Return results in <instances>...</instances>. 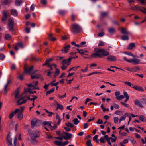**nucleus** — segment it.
Instances as JSON below:
<instances>
[{
    "instance_id": "obj_1",
    "label": "nucleus",
    "mask_w": 146,
    "mask_h": 146,
    "mask_svg": "<svg viewBox=\"0 0 146 146\" xmlns=\"http://www.w3.org/2000/svg\"><path fill=\"white\" fill-rule=\"evenodd\" d=\"M109 54V52L106 51L104 49H100L98 50L96 53H93L91 55V57L94 58L97 57L102 58L108 56Z\"/></svg>"
},
{
    "instance_id": "obj_2",
    "label": "nucleus",
    "mask_w": 146,
    "mask_h": 146,
    "mask_svg": "<svg viewBox=\"0 0 146 146\" xmlns=\"http://www.w3.org/2000/svg\"><path fill=\"white\" fill-rule=\"evenodd\" d=\"M70 28L72 30L71 31L74 34H77L80 33L82 30L81 27L76 23H74L72 25Z\"/></svg>"
},
{
    "instance_id": "obj_3",
    "label": "nucleus",
    "mask_w": 146,
    "mask_h": 146,
    "mask_svg": "<svg viewBox=\"0 0 146 146\" xmlns=\"http://www.w3.org/2000/svg\"><path fill=\"white\" fill-rule=\"evenodd\" d=\"M34 66H32L29 67L27 64H25L24 66V72L26 73L29 74L30 75H31V71L33 69Z\"/></svg>"
},
{
    "instance_id": "obj_4",
    "label": "nucleus",
    "mask_w": 146,
    "mask_h": 146,
    "mask_svg": "<svg viewBox=\"0 0 146 146\" xmlns=\"http://www.w3.org/2000/svg\"><path fill=\"white\" fill-rule=\"evenodd\" d=\"M123 59L124 60L128 62L129 63H133V64L135 65L138 64L139 63L140 60L137 58H134L133 59L128 60L127 58L125 57H124Z\"/></svg>"
},
{
    "instance_id": "obj_5",
    "label": "nucleus",
    "mask_w": 146,
    "mask_h": 146,
    "mask_svg": "<svg viewBox=\"0 0 146 146\" xmlns=\"http://www.w3.org/2000/svg\"><path fill=\"white\" fill-rule=\"evenodd\" d=\"M63 137L65 140H69L71 139L72 136V135L64 131L63 132Z\"/></svg>"
},
{
    "instance_id": "obj_6",
    "label": "nucleus",
    "mask_w": 146,
    "mask_h": 146,
    "mask_svg": "<svg viewBox=\"0 0 146 146\" xmlns=\"http://www.w3.org/2000/svg\"><path fill=\"white\" fill-rule=\"evenodd\" d=\"M31 127L33 128L35 126H38L40 125V123L38 122L36 119H32L31 122Z\"/></svg>"
},
{
    "instance_id": "obj_7",
    "label": "nucleus",
    "mask_w": 146,
    "mask_h": 146,
    "mask_svg": "<svg viewBox=\"0 0 146 146\" xmlns=\"http://www.w3.org/2000/svg\"><path fill=\"white\" fill-rule=\"evenodd\" d=\"M8 14L9 13L7 11L4 10L3 11V16L1 19L2 21H5L7 19Z\"/></svg>"
},
{
    "instance_id": "obj_8",
    "label": "nucleus",
    "mask_w": 146,
    "mask_h": 146,
    "mask_svg": "<svg viewBox=\"0 0 146 146\" xmlns=\"http://www.w3.org/2000/svg\"><path fill=\"white\" fill-rule=\"evenodd\" d=\"M20 111V110L19 109H16L14 111H12V113L9 114L8 116V118L10 119H12L13 116Z\"/></svg>"
},
{
    "instance_id": "obj_9",
    "label": "nucleus",
    "mask_w": 146,
    "mask_h": 146,
    "mask_svg": "<svg viewBox=\"0 0 146 146\" xmlns=\"http://www.w3.org/2000/svg\"><path fill=\"white\" fill-rule=\"evenodd\" d=\"M135 104L136 105H138L140 107H143V104H144V102L142 99H141L139 101L136 100L135 101Z\"/></svg>"
},
{
    "instance_id": "obj_10",
    "label": "nucleus",
    "mask_w": 146,
    "mask_h": 146,
    "mask_svg": "<svg viewBox=\"0 0 146 146\" xmlns=\"http://www.w3.org/2000/svg\"><path fill=\"white\" fill-rule=\"evenodd\" d=\"M71 60L70 58L67 59H64L62 62V64H66L68 66L70 64V62H71Z\"/></svg>"
},
{
    "instance_id": "obj_11",
    "label": "nucleus",
    "mask_w": 146,
    "mask_h": 146,
    "mask_svg": "<svg viewBox=\"0 0 146 146\" xmlns=\"http://www.w3.org/2000/svg\"><path fill=\"white\" fill-rule=\"evenodd\" d=\"M38 136H31V138L32 140L31 142V143L32 144H35L38 141L36 140V139L37 137H38Z\"/></svg>"
},
{
    "instance_id": "obj_12",
    "label": "nucleus",
    "mask_w": 146,
    "mask_h": 146,
    "mask_svg": "<svg viewBox=\"0 0 146 146\" xmlns=\"http://www.w3.org/2000/svg\"><path fill=\"white\" fill-rule=\"evenodd\" d=\"M6 139L7 144L8 145H12V139L10 138L9 134L7 135Z\"/></svg>"
},
{
    "instance_id": "obj_13",
    "label": "nucleus",
    "mask_w": 146,
    "mask_h": 146,
    "mask_svg": "<svg viewBox=\"0 0 146 146\" xmlns=\"http://www.w3.org/2000/svg\"><path fill=\"white\" fill-rule=\"evenodd\" d=\"M108 60H110L113 61H115L117 60V58L115 56L113 55L109 56L107 58Z\"/></svg>"
},
{
    "instance_id": "obj_14",
    "label": "nucleus",
    "mask_w": 146,
    "mask_h": 146,
    "mask_svg": "<svg viewBox=\"0 0 146 146\" xmlns=\"http://www.w3.org/2000/svg\"><path fill=\"white\" fill-rule=\"evenodd\" d=\"M104 137L105 138L107 142L111 146H112L111 143L110 141V140H111L113 138H112V137H110L109 138L107 135H105Z\"/></svg>"
},
{
    "instance_id": "obj_15",
    "label": "nucleus",
    "mask_w": 146,
    "mask_h": 146,
    "mask_svg": "<svg viewBox=\"0 0 146 146\" xmlns=\"http://www.w3.org/2000/svg\"><path fill=\"white\" fill-rule=\"evenodd\" d=\"M143 7L141 6H137V5H136L134 7H131V9L133 10L137 11L138 10H139L141 11L143 9Z\"/></svg>"
},
{
    "instance_id": "obj_16",
    "label": "nucleus",
    "mask_w": 146,
    "mask_h": 146,
    "mask_svg": "<svg viewBox=\"0 0 146 146\" xmlns=\"http://www.w3.org/2000/svg\"><path fill=\"white\" fill-rule=\"evenodd\" d=\"M70 47V44L64 47V49H62L61 51L63 52L64 53H67L68 52V51L69 50V48Z\"/></svg>"
},
{
    "instance_id": "obj_17",
    "label": "nucleus",
    "mask_w": 146,
    "mask_h": 146,
    "mask_svg": "<svg viewBox=\"0 0 146 146\" xmlns=\"http://www.w3.org/2000/svg\"><path fill=\"white\" fill-rule=\"evenodd\" d=\"M11 14L14 16H17L18 15V13L17 11L14 9H12L11 10Z\"/></svg>"
},
{
    "instance_id": "obj_18",
    "label": "nucleus",
    "mask_w": 146,
    "mask_h": 146,
    "mask_svg": "<svg viewBox=\"0 0 146 146\" xmlns=\"http://www.w3.org/2000/svg\"><path fill=\"white\" fill-rule=\"evenodd\" d=\"M55 102L57 105L56 110L60 109L62 110L64 109V108L62 105L60 104L56 101H55Z\"/></svg>"
},
{
    "instance_id": "obj_19",
    "label": "nucleus",
    "mask_w": 146,
    "mask_h": 146,
    "mask_svg": "<svg viewBox=\"0 0 146 146\" xmlns=\"http://www.w3.org/2000/svg\"><path fill=\"white\" fill-rule=\"evenodd\" d=\"M132 88L135 89L138 91H144V90L143 89V88L141 87H139L137 86H133Z\"/></svg>"
},
{
    "instance_id": "obj_20",
    "label": "nucleus",
    "mask_w": 146,
    "mask_h": 146,
    "mask_svg": "<svg viewBox=\"0 0 146 146\" xmlns=\"http://www.w3.org/2000/svg\"><path fill=\"white\" fill-rule=\"evenodd\" d=\"M121 33L123 34H128L129 32L126 30L125 28L122 27L121 28V29L120 31Z\"/></svg>"
},
{
    "instance_id": "obj_21",
    "label": "nucleus",
    "mask_w": 146,
    "mask_h": 146,
    "mask_svg": "<svg viewBox=\"0 0 146 146\" xmlns=\"http://www.w3.org/2000/svg\"><path fill=\"white\" fill-rule=\"evenodd\" d=\"M41 76V75L40 74H36L35 76H32L31 75V78L32 79H34L35 78L36 79H38Z\"/></svg>"
},
{
    "instance_id": "obj_22",
    "label": "nucleus",
    "mask_w": 146,
    "mask_h": 146,
    "mask_svg": "<svg viewBox=\"0 0 146 146\" xmlns=\"http://www.w3.org/2000/svg\"><path fill=\"white\" fill-rule=\"evenodd\" d=\"M5 38L7 40H10L11 39L12 36L10 34H7L5 35Z\"/></svg>"
},
{
    "instance_id": "obj_23",
    "label": "nucleus",
    "mask_w": 146,
    "mask_h": 146,
    "mask_svg": "<svg viewBox=\"0 0 146 146\" xmlns=\"http://www.w3.org/2000/svg\"><path fill=\"white\" fill-rule=\"evenodd\" d=\"M14 24H8V27L9 30L11 31H14Z\"/></svg>"
},
{
    "instance_id": "obj_24",
    "label": "nucleus",
    "mask_w": 146,
    "mask_h": 146,
    "mask_svg": "<svg viewBox=\"0 0 146 146\" xmlns=\"http://www.w3.org/2000/svg\"><path fill=\"white\" fill-rule=\"evenodd\" d=\"M14 93L15 94V98H18V95L19 93V89H17L14 92Z\"/></svg>"
},
{
    "instance_id": "obj_25",
    "label": "nucleus",
    "mask_w": 146,
    "mask_h": 146,
    "mask_svg": "<svg viewBox=\"0 0 146 146\" xmlns=\"http://www.w3.org/2000/svg\"><path fill=\"white\" fill-rule=\"evenodd\" d=\"M135 46V44L134 43H131L130 44L127 48L128 49L132 50Z\"/></svg>"
},
{
    "instance_id": "obj_26",
    "label": "nucleus",
    "mask_w": 146,
    "mask_h": 146,
    "mask_svg": "<svg viewBox=\"0 0 146 146\" xmlns=\"http://www.w3.org/2000/svg\"><path fill=\"white\" fill-rule=\"evenodd\" d=\"M51 123L50 121H44L42 124V125L43 126L48 125V126H51Z\"/></svg>"
},
{
    "instance_id": "obj_27",
    "label": "nucleus",
    "mask_w": 146,
    "mask_h": 146,
    "mask_svg": "<svg viewBox=\"0 0 146 146\" xmlns=\"http://www.w3.org/2000/svg\"><path fill=\"white\" fill-rule=\"evenodd\" d=\"M108 31L110 33L113 34L115 32V29L113 27H111L108 29Z\"/></svg>"
},
{
    "instance_id": "obj_28",
    "label": "nucleus",
    "mask_w": 146,
    "mask_h": 146,
    "mask_svg": "<svg viewBox=\"0 0 146 146\" xmlns=\"http://www.w3.org/2000/svg\"><path fill=\"white\" fill-rule=\"evenodd\" d=\"M121 38L122 40H128L129 39V36L126 35H124L122 36Z\"/></svg>"
},
{
    "instance_id": "obj_29",
    "label": "nucleus",
    "mask_w": 146,
    "mask_h": 146,
    "mask_svg": "<svg viewBox=\"0 0 146 146\" xmlns=\"http://www.w3.org/2000/svg\"><path fill=\"white\" fill-rule=\"evenodd\" d=\"M9 24H14V21L13 18H10L8 19Z\"/></svg>"
},
{
    "instance_id": "obj_30",
    "label": "nucleus",
    "mask_w": 146,
    "mask_h": 146,
    "mask_svg": "<svg viewBox=\"0 0 146 146\" xmlns=\"http://www.w3.org/2000/svg\"><path fill=\"white\" fill-rule=\"evenodd\" d=\"M65 124L67 127H70L71 128H73L74 127V125L73 124L69 122H68V124L65 123Z\"/></svg>"
},
{
    "instance_id": "obj_31",
    "label": "nucleus",
    "mask_w": 146,
    "mask_h": 146,
    "mask_svg": "<svg viewBox=\"0 0 146 146\" xmlns=\"http://www.w3.org/2000/svg\"><path fill=\"white\" fill-rule=\"evenodd\" d=\"M86 144L87 146H93L92 144L91 143V140L90 139L87 141Z\"/></svg>"
},
{
    "instance_id": "obj_32",
    "label": "nucleus",
    "mask_w": 146,
    "mask_h": 146,
    "mask_svg": "<svg viewBox=\"0 0 146 146\" xmlns=\"http://www.w3.org/2000/svg\"><path fill=\"white\" fill-rule=\"evenodd\" d=\"M123 53L128 55L132 56L134 58L135 57V56L131 52H124Z\"/></svg>"
},
{
    "instance_id": "obj_33",
    "label": "nucleus",
    "mask_w": 146,
    "mask_h": 146,
    "mask_svg": "<svg viewBox=\"0 0 146 146\" xmlns=\"http://www.w3.org/2000/svg\"><path fill=\"white\" fill-rule=\"evenodd\" d=\"M54 144L58 146H62V142L58 141H55L54 142Z\"/></svg>"
},
{
    "instance_id": "obj_34",
    "label": "nucleus",
    "mask_w": 146,
    "mask_h": 146,
    "mask_svg": "<svg viewBox=\"0 0 146 146\" xmlns=\"http://www.w3.org/2000/svg\"><path fill=\"white\" fill-rule=\"evenodd\" d=\"M22 3L21 0H16L15 2V5L17 6H19Z\"/></svg>"
},
{
    "instance_id": "obj_35",
    "label": "nucleus",
    "mask_w": 146,
    "mask_h": 146,
    "mask_svg": "<svg viewBox=\"0 0 146 146\" xmlns=\"http://www.w3.org/2000/svg\"><path fill=\"white\" fill-rule=\"evenodd\" d=\"M73 123L75 125H77L80 122L77 118L74 119L73 120Z\"/></svg>"
},
{
    "instance_id": "obj_36",
    "label": "nucleus",
    "mask_w": 146,
    "mask_h": 146,
    "mask_svg": "<svg viewBox=\"0 0 146 146\" xmlns=\"http://www.w3.org/2000/svg\"><path fill=\"white\" fill-rule=\"evenodd\" d=\"M145 117L143 115H140L139 116V119L142 121H145Z\"/></svg>"
},
{
    "instance_id": "obj_37",
    "label": "nucleus",
    "mask_w": 146,
    "mask_h": 146,
    "mask_svg": "<svg viewBox=\"0 0 146 146\" xmlns=\"http://www.w3.org/2000/svg\"><path fill=\"white\" fill-rule=\"evenodd\" d=\"M124 83L128 85L129 86L132 87L133 86V84H132L130 82H124Z\"/></svg>"
},
{
    "instance_id": "obj_38",
    "label": "nucleus",
    "mask_w": 146,
    "mask_h": 146,
    "mask_svg": "<svg viewBox=\"0 0 146 146\" xmlns=\"http://www.w3.org/2000/svg\"><path fill=\"white\" fill-rule=\"evenodd\" d=\"M54 90V88H53L51 90L47 91L46 92V95H47L49 94H50L51 93L53 92Z\"/></svg>"
},
{
    "instance_id": "obj_39",
    "label": "nucleus",
    "mask_w": 146,
    "mask_h": 146,
    "mask_svg": "<svg viewBox=\"0 0 146 146\" xmlns=\"http://www.w3.org/2000/svg\"><path fill=\"white\" fill-rule=\"evenodd\" d=\"M105 138L104 137V136L103 137H101L99 139V141L100 142L102 143H105V141L104 140V139Z\"/></svg>"
},
{
    "instance_id": "obj_40",
    "label": "nucleus",
    "mask_w": 146,
    "mask_h": 146,
    "mask_svg": "<svg viewBox=\"0 0 146 146\" xmlns=\"http://www.w3.org/2000/svg\"><path fill=\"white\" fill-rule=\"evenodd\" d=\"M16 44L18 46H19L21 48H23V43L22 42H18Z\"/></svg>"
},
{
    "instance_id": "obj_41",
    "label": "nucleus",
    "mask_w": 146,
    "mask_h": 146,
    "mask_svg": "<svg viewBox=\"0 0 146 146\" xmlns=\"http://www.w3.org/2000/svg\"><path fill=\"white\" fill-rule=\"evenodd\" d=\"M18 118L20 120H21L23 117V114L21 113H20L18 115Z\"/></svg>"
},
{
    "instance_id": "obj_42",
    "label": "nucleus",
    "mask_w": 146,
    "mask_h": 146,
    "mask_svg": "<svg viewBox=\"0 0 146 146\" xmlns=\"http://www.w3.org/2000/svg\"><path fill=\"white\" fill-rule=\"evenodd\" d=\"M116 98L117 99L120 100L123 99L124 98V96L123 95H121L119 96L116 97Z\"/></svg>"
},
{
    "instance_id": "obj_43",
    "label": "nucleus",
    "mask_w": 146,
    "mask_h": 146,
    "mask_svg": "<svg viewBox=\"0 0 146 146\" xmlns=\"http://www.w3.org/2000/svg\"><path fill=\"white\" fill-rule=\"evenodd\" d=\"M26 101L27 100H23L22 102H19V103H17L18 106H19L22 104H23L25 103Z\"/></svg>"
},
{
    "instance_id": "obj_44",
    "label": "nucleus",
    "mask_w": 146,
    "mask_h": 146,
    "mask_svg": "<svg viewBox=\"0 0 146 146\" xmlns=\"http://www.w3.org/2000/svg\"><path fill=\"white\" fill-rule=\"evenodd\" d=\"M80 67V66H78L76 67H72V68H70V69L68 70V71H70L72 70H74V71H76V70H75V69H74L76 68V69H77L78 68H79Z\"/></svg>"
},
{
    "instance_id": "obj_45",
    "label": "nucleus",
    "mask_w": 146,
    "mask_h": 146,
    "mask_svg": "<svg viewBox=\"0 0 146 146\" xmlns=\"http://www.w3.org/2000/svg\"><path fill=\"white\" fill-rule=\"evenodd\" d=\"M28 132L29 133L30 135L31 136H31H32V135H33L34 133H33L32 131V130L30 129H29L28 130Z\"/></svg>"
},
{
    "instance_id": "obj_46",
    "label": "nucleus",
    "mask_w": 146,
    "mask_h": 146,
    "mask_svg": "<svg viewBox=\"0 0 146 146\" xmlns=\"http://www.w3.org/2000/svg\"><path fill=\"white\" fill-rule=\"evenodd\" d=\"M113 105L115 109L117 110L119 109V106L118 105L115 103H113Z\"/></svg>"
},
{
    "instance_id": "obj_47",
    "label": "nucleus",
    "mask_w": 146,
    "mask_h": 146,
    "mask_svg": "<svg viewBox=\"0 0 146 146\" xmlns=\"http://www.w3.org/2000/svg\"><path fill=\"white\" fill-rule=\"evenodd\" d=\"M125 115H123L122 116L120 119L119 120V123H120L122 121V120H124L125 119Z\"/></svg>"
},
{
    "instance_id": "obj_48",
    "label": "nucleus",
    "mask_w": 146,
    "mask_h": 146,
    "mask_svg": "<svg viewBox=\"0 0 146 146\" xmlns=\"http://www.w3.org/2000/svg\"><path fill=\"white\" fill-rule=\"evenodd\" d=\"M31 60L32 61H38L39 60L36 57H32L31 58Z\"/></svg>"
},
{
    "instance_id": "obj_49",
    "label": "nucleus",
    "mask_w": 146,
    "mask_h": 146,
    "mask_svg": "<svg viewBox=\"0 0 146 146\" xmlns=\"http://www.w3.org/2000/svg\"><path fill=\"white\" fill-rule=\"evenodd\" d=\"M108 15V13L105 12H102L101 13V15L102 17H104Z\"/></svg>"
},
{
    "instance_id": "obj_50",
    "label": "nucleus",
    "mask_w": 146,
    "mask_h": 146,
    "mask_svg": "<svg viewBox=\"0 0 146 146\" xmlns=\"http://www.w3.org/2000/svg\"><path fill=\"white\" fill-rule=\"evenodd\" d=\"M50 129L52 131L53 130L57 128V125L55 124L53 126H52L51 125Z\"/></svg>"
},
{
    "instance_id": "obj_51",
    "label": "nucleus",
    "mask_w": 146,
    "mask_h": 146,
    "mask_svg": "<svg viewBox=\"0 0 146 146\" xmlns=\"http://www.w3.org/2000/svg\"><path fill=\"white\" fill-rule=\"evenodd\" d=\"M69 143V141H66L63 143L62 142V146H64L68 144Z\"/></svg>"
},
{
    "instance_id": "obj_52",
    "label": "nucleus",
    "mask_w": 146,
    "mask_h": 146,
    "mask_svg": "<svg viewBox=\"0 0 146 146\" xmlns=\"http://www.w3.org/2000/svg\"><path fill=\"white\" fill-rule=\"evenodd\" d=\"M33 135L32 136H38V137L40 135L39 133V132L38 131H36L35 133L33 134Z\"/></svg>"
},
{
    "instance_id": "obj_53",
    "label": "nucleus",
    "mask_w": 146,
    "mask_h": 146,
    "mask_svg": "<svg viewBox=\"0 0 146 146\" xmlns=\"http://www.w3.org/2000/svg\"><path fill=\"white\" fill-rule=\"evenodd\" d=\"M5 56L3 54H0V60H3L5 58Z\"/></svg>"
},
{
    "instance_id": "obj_54",
    "label": "nucleus",
    "mask_w": 146,
    "mask_h": 146,
    "mask_svg": "<svg viewBox=\"0 0 146 146\" xmlns=\"http://www.w3.org/2000/svg\"><path fill=\"white\" fill-rule=\"evenodd\" d=\"M56 71L55 72H53V73H54V74H57L59 75L60 73V70L56 68Z\"/></svg>"
},
{
    "instance_id": "obj_55",
    "label": "nucleus",
    "mask_w": 146,
    "mask_h": 146,
    "mask_svg": "<svg viewBox=\"0 0 146 146\" xmlns=\"http://www.w3.org/2000/svg\"><path fill=\"white\" fill-rule=\"evenodd\" d=\"M103 123L102 120L100 119H99L98 121L96 122V123L98 124H102Z\"/></svg>"
},
{
    "instance_id": "obj_56",
    "label": "nucleus",
    "mask_w": 146,
    "mask_h": 146,
    "mask_svg": "<svg viewBox=\"0 0 146 146\" xmlns=\"http://www.w3.org/2000/svg\"><path fill=\"white\" fill-rule=\"evenodd\" d=\"M65 13V11L63 10L60 11L59 12V14L61 15H64Z\"/></svg>"
},
{
    "instance_id": "obj_57",
    "label": "nucleus",
    "mask_w": 146,
    "mask_h": 146,
    "mask_svg": "<svg viewBox=\"0 0 146 146\" xmlns=\"http://www.w3.org/2000/svg\"><path fill=\"white\" fill-rule=\"evenodd\" d=\"M119 118L118 117H115L114 118V123L116 124L117 123L118 121Z\"/></svg>"
},
{
    "instance_id": "obj_58",
    "label": "nucleus",
    "mask_w": 146,
    "mask_h": 146,
    "mask_svg": "<svg viewBox=\"0 0 146 146\" xmlns=\"http://www.w3.org/2000/svg\"><path fill=\"white\" fill-rule=\"evenodd\" d=\"M123 94L125 97L126 98H127V99H128V98H129V96L128 95L127 93L125 91L124 92H123Z\"/></svg>"
},
{
    "instance_id": "obj_59",
    "label": "nucleus",
    "mask_w": 146,
    "mask_h": 146,
    "mask_svg": "<svg viewBox=\"0 0 146 146\" xmlns=\"http://www.w3.org/2000/svg\"><path fill=\"white\" fill-rule=\"evenodd\" d=\"M41 3L43 5H46L47 4V2L46 0H41Z\"/></svg>"
},
{
    "instance_id": "obj_60",
    "label": "nucleus",
    "mask_w": 146,
    "mask_h": 146,
    "mask_svg": "<svg viewBox=\"0 0 146 146\" xmlns=\"http://www.w3.org/2000/svg\"><path fill=\"white\" fill-rule=\"evenodd\" d=\"M31 16V15L30 14L28 13L25 16V18L26 19L28 20V19Z\"/></svg>"
},
{
    "instance_id": "obj_61",
    "label": "nucleus",
    "mask_w": 146,
    "mask_h": 146,
    "mask_svg": "<svg viewBox=\"0 0 146 146\" xmlns=\"http://www.w3.org/2000/svg\"><path fill=\"white\" fill-rule=\"evenodd\" d=\"M121 111H117L115 112V114L118 115H121Z\"/></svg>"
},
{
    "instance_id": "obj_62",
    "label": "nucleus",
    "mask_w": 146,
    "mask_h": 146,
    "mask_svg": "<svg viewBox=\"0 0 146 146\" xmlns=\"http://www.w3.org/2000/svg\"><path fill=\"white\" fill-rule=\"evenodd\" d=\"M104 35V33L103 32H101L98 34L97 35L100 37H102Z\"/></svg>"
},
{
    "instance_id": "obj_63",
    "label": "nucleus",
    "mask_w": 146,
    "mask_h": 146,
    "mask_svg": "<svg viewBox=\"0 0 146 146\" xmlns=\"http://www.w3.org/2000/svg\"><path fill=\"white\" fill-rule=\"evenodd\" d=\"M104 45V43L102 41H101L99 42L98 44V46H103Z\"/></svg>"
},
{
    "instance_id": "obj_64",
    "label": "nucleus",
    "mask_w": 146,
    "mask_h": 146,
    "mask_svg": "<svg viewBox=\"0 0 146 146\" xmlns=\"http://www.w3.org/2000/svg\"><path fill=\"white\" fill-rule=\"evenodd\" d=\"M142 8L141 12L146 14V8L143 7H142Z\"/></svg>"
}]
</instances>
